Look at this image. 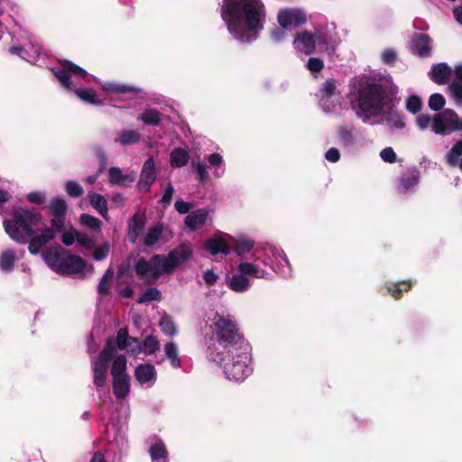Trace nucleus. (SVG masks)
<instances>
[{"label":"nucleus","mask_w":462,"mask_h":462,"mask_svg":"<svg viewBox=\"0 0 462 462\" xmlns=\"http://www.w3.org/2000/svg\"><path fill=\"white\" fill-rule=\"evenodd\" d=\"M66 192L73 198H78L83 194L82 187L76 181L69 180L65 184Z\"/></svg>","instance_id":"864d4df0"},{"label":"nucleus","mask_w":462,"mask_h":462,"mask_svg":"<svg viewBox=\"0 0 462 462\" xmlns=\"http://www.w3.org/2000/svg\"><path fill=\"white\" fill-rule=\"evenodd\" d=\"M391 102L390 88L381 83L372 82L358 89L356 99L351 101V106L364 122H367L379 115Z\"/></svg>","instance_id":"39448f33"},{"label":"nucleus","mask_w":462,"mask_h":462,"mask_svg":"<svg viewBox=\"0 0 462 462\" xmlns=\"http://www.w3.org/2000/svg\"><path fill=\"white\" fill-rule=\"evenodd\" d=\"M227 286L236 292H244L249 287V280L246 276L241 273L234 274L232 277L226 279Z\"/></svg>","instance_id":"5701e85b"},{"label":"nucleus","mask_w":462,"mask_h":462,"mask_svg":"<svg viewBox=\"0 0 462 462\" xmlns=\"http://www.w3.org/2000/svg\"><path fill=\"white\" fill-rule=\"evenodd\" d=\"M237 270H238L239 273H241L244 276L252 275V276L259 277V275H258L259 269L254 264H253L251 263H241L238 265Z\"/></svg>","instance_id":"3c124183"},{"label":"nucleus","mask_w":462,"mask_h":462,"mask_svg":"<svg viewBox=\"0 0 462 462\" xmlns=\"http://www.w3.org/2000/svg\"><path fill=\"white\" fill-rule=\"evenodd\" d=\"M87 268L86 262L79 256L69 254L63 259L58 273L79 274Z\"/></svg>","instance_id":"ddd939ff"},{"label":"nucleus","mask_w":462,"mask_h":462,"mask_svg":"<svg viewBox=\"0 0 462 462\" xmlns=\"http://www.w3.org/2000/svg\"><path fill=\"white\" fill-rule=\"evenodd\" d=\"M159 326H160L162 331L166 336L172 337L177 334V328H176L175 323L173 322L171 318L169 316H163L159 322Z\"/></svg>","instance_id":"79ce46f5"},{"label":"nucleus","mask_w":462,"mask_h":462,"mask_svg":"<svg viewBox=\"0 0 462 462\" xmlns=\"http://www.w3.org/2000/svg\"><path fill=\"white\" fill-rule=\"evenodd\" d=\"M164 353L173 368H180L181 366L182 362L176 343L173 341L167 342L164 345Z\"/></svg>","instance_id":"b1692460"},{"label":"nucleus","mask_w":462,"mask_h":462,"mask_svg":"<svg viewBox=\"0 0 462 462\" xmlns=\"http://www.w3.org/2000/svg\"><path fill=\"white\" fill-rule=\"evenodd\" d=\"M189 160L188 152L182 148H175L171 152L170 162L171 166L180 168L185 166Z\"/></svg>","instance_id":"c756f323"},{"label":"nucleus","mask_w":462,"mask_h":462,"mask_svg":"<svg viewBox=\"0 0 462 462\" xmlns=\"http://www.w3.org/2000/svg\"><path fill=\"white\" fill-rule=\"evenodd\" d=\"M161 346L160 341L154 336L149 335L144 337L142 342V353L145 356H151L159 351Z\"/></svg>","instance_id":"2f4dec72"},{"label":"nucleus","mask_w":462,"mask_h":462,"mask_svg":"<svg viewBox=\"0 0 462 462\" xmlns=\"http://www.w3.org/2000/svg\"><path fill=\"white\" fill-rule=\"evenodd\" d=\"M337 134L340 139V143L344 146L348 147L354 144V135L352 129L348 128L346 125H343L340 126Z\"/></svg>","instance_id":"c03bdc74"},{"label":"nucleus","mask_w":462,"mask_h":462,"mask_svg":"<svg viewBox=\"0 0 462 462\" xmlns=\"http://www.w3.org/2000/svg\"><path fill=\"white\" fill-rule=\"evenodd\" d=\"M221 17L235 39L252 42L263 29L266 9L262 0H223Z\"/></svg>","instance_id":"f03ea898"},{"label":"nucleus","mask_w":462,"mask_h":462,"mask_svg":"<svg viewBox=\"0 0 462 462\" xmlns=\"http://www.w3.org/2000/svg\"><path fill=\"white\" fill-rule=\"evenodd\" d=\"M412 287L411 281H401L392 285H387L386 290L390 295L395 300H399L402 296V292L409 291Z\"/></svg>","instance_id":"cd10ccee"},{"label":"nucleus","mask_w":462,"mask_h":462,"mask_svg":"<svg viewBox=\"0 0 462 462\" xmlns=\"http://www.w3.org/2000/svg\"><path fill=\"white\" fill-rule=\"evenodd\" d=\"M277 20L278 23L282 29L288 28L291 24H292L291 10H281L278 14Z\"/></svg>","instance_id":"8fccbe9b"},{"label":"nucleus","mask_w":462,"mask_h":462,"mask_svg":"<svg viewBox=\"0 0 462 462\" xmlns=\"http://www.w3.org/2000/svg\"><path fill=\"white\" fill-rule=\"evenodd\" d=\"M27 199L33 204H42L46 200L45 194L41 191H33L27 194Z\"/></svg>","instance_id":"e2e57ef3"},{"label":"nucleus","mask_w":462,"mask_h":462,"mask_svg":"<svg viewBox=\"0 0 462 462\" xmlns=\"http://www.w3.org/2000/svg\"><path fill=\"white\" fill-rule=\"evenodd\" d=\"M31 48L33 51V55H25L27 54L28 51L22 47H12L10 48V52L12 54L18 55L28 61H34L35 59L40 55L41 48L33 44H31Z\"/></svg>","instance_id":"e433bc0d"},{"label":"nucleus","mask_w":462,"mask_h":462,"mask_svg":"<svg viewBox=\"0 0 462 462\" xmlns=\"http://www.w3.org/2000/svg\"><path fill=\"white\" fill-rule=\"evenodd\" d=\"M418 181L419 178L414 171L402 172L400 177V183L405 189H409L415 186Z\"/></svg>","instance_id":"37998d69"},{"label":"nucleus","mask_w":462,"mask_h":462,"mask_svg":"<svg viewBox=\"0 0 462 462\" xmlns=\"http://www.w3.org/2000/svg\"><path fill=\"white\" fill-rule=\"evenodd\" d=\"M293 44L296 50L307 55L314 53L316 50L315 36L307 31L297 32Z\"/></svg>","instance_id":"f8f14e48"},{"label":"nucleus","mask_w":462,"mask_h":462,"mask_svg":"<svg viewBox=\"0 0 462 462\" xmlns=\"http://www.w3.org/2000/svg\"><path fill=\"white\" fill-rule=\"evenodd\" d=\"M335 91H336L335 80L333 79H327L323 83V87H322L323 97H325L327 98L331 97L335 94Z\"/></svg>","instance_id":"bf43d9fd"},{"label":"nucleus","mask_w":462,"mask_h":462,"mask_svg":"<svg viewBox=\"0 0 462 462\" xmlns=\"http://www.w3.org/2000/svg\"><path fill=\"white\" fill-rule=\"evenodd\" d=\"M134 378L143 388L148 389L154 385L157 371L152 364H140L134 369Z\"/></svg>","instance_id":"1a4fd4ad"},{"label":"nucleus","mask_w":462,"mask_h":462,"mask_svg":"<svg viewBox=\"0 0 462 462\" xmlns=\"http://www.w3.org/2000/svg\"><path fill=\"white\" fill-rule=\"evenodd\" d=\"M234 244V252L242 256L243 254L249 253L254 245V242L249 239H236L233 242Z\"/></svg>","instance_id":"4c0bfd02"},{"label":"nucleus","mask_w":462,"mask_h":462,"mask_svg":"<svg viewBox=\"0 0 462 462\" xmlns=\"http://www.w3.org/2000/svg\"><path fill=\"white\" fill-rule=\"evenodd\" d=\"M60 84L68 90L74 91L82 83H89L92 76L78 65L69 60H63L59 67L52 69Z\"/></svg>","instance_id":"0eeeda50"},{"label":"nucleus","mask_w":462,"mask_h":462,"mask_svg":"<svg viewBox=\"0 0 462 462\" xmlns=\"http://www.w3.org/2000/svg\"><path fill=\"white\" fill-rule=\"evenodd\" d=\"M62 248L60 245L50 246L48 247L42 254V259L45 263L52 269L54 272L58 273L61 263H63V259L65 257L62 256Z\"/></svg>","instance_id":"2eb2a0df"},{"label":"nucleus","mask_w":462,"mask_h":462,"mask_svg":"<svg viewBox=\"0 0 462 462\" xmlns=\"http://www.w3.org/2000/svg\"><path fill=\"white\" fill-rule=\"evenodd\" d=\"M421 98L417 95H411L406 100L405 107L411 114L419 113L421 109Z\"/></svg>","instance_id":"a18cd8bd"},{"label":"nucleus","mask_w":462,"mask_h":462,"mask_svg":"<svg viewBox=\"0 0 462 462\" xmlns=\"http://www.w3.org/2000/svg\"><path fill=\"white\" fill-rule=\"evenodd\" d=\"M248 355L243 352L236 356L228 357L227 361L223 365V372L228 380L243 381L251 374V368L247 362Z\"/></svg>","instance_id":"6e6552de"},{"label":"nucleus","mask_w":462,"mask_h":462,"mask_svg":"<svg viewBox=\"0 0 462 462\" xmlns=\"http://www.w3.org/2000/svg\"><path fill=\"white\" fill-rule=\"evenodd\" d=\"M217 279V274H216L212 270H207L204 273V282L209 286L214 285Z\"/></svg>","instance_id":"774afa93"},{"label":"nucleus","mask_w":462,"mask_h":462,"mask_svg":"<svg viewBox=\"0 0 462 462\" xmlns=\"http://www.w3.org/2000/svg\"><path fill=\"white\" fill-rule=\"evenodd\" d=\"M380 156L385 162L393 163L396 161V153L391 147L383 149Z\"/></svg>","instance_id":"0e129e2a"},{"label":"nucleus","mask_w":462,"mask_h":462,"mask_svg":"<svg viewBox=\"0 0 462 462\" xmlns=\"http://www.w3.org/2000/svg\"><path fill=\"white\" fill-rule=\"evenodd\" d=\"M110 252L109 244L106 243L98 247H97L93 253V257L97 261H102L107 257Z\"/></svg>","instance_id":"4d7b16f0"},{"label":"nucleus","mask_w":462,"mask_h":462,"mask_svg":"<svg viewBox=\"0 0 462 462\" xmlns=\"http://www.w3.org/2000/svg\"><path fill=\"white\" fill-rule=\"evenodd\" d=\"M49 212L51 216L50 225L43 217L25 208L15 210L12 218L4 221V228L8 236L18 244L28 243V251L36 255L51 241L56 238L64 228L67 203L62 198L51 200Z\"/></svg>","instance_id":"f257e3e1"},{"label":"nucleus","mask_w":462,"mask_h":462,"mask_svg":"<svg viewBox=\"0 0 462 462\" xmlns=\"http://www.w3.org/2000/svg\"><path fill=\"white\" fill-rule=\"evenodd\" d=\"M432 131L437 134L446 135L450 134L448 132V126L446 124L443 111L441 113L435 114L432 117Z\"/></svg>","instance_id":"72a5a7b5"},{"label":"nucleus","mask_w":462,"mask_h":462,"mask_svg":"<svg viewBox=\"0 0 462 462\" xmlns=\"http://www.w3.org/2000/svg\"><path fill=\"white\" fill-rule=\"evenodd\" d=\"M162 229L163 227L160 224H157L153 227L150 228L143 239V245L146 246L154 245L158 242L162 235Z\"/></svg>","instance_id":"58836bf2"},{"label":"nucleus","mask_w":462,"mask_h":462,"mask_svg":"<svg viewBox=\"0 0 462 462\" xmlns=\"http://www.w3.org/2000/svg\"><path fill=\"white\" fill-rule=\"evenodd\" d=\"M431 119L432 118H431V116L430 115L420 114L416 118V125L420 129L425 130V129H427L429 127Z\"/></svg>","instance_id":"69168bd1"},{"label":"nucleus","mask_w":462,"mask_h":462,"mask_svg":"<svg viewBox=\"0 0 462 462\" xmlns=\"http://www.w3.org/2000/svg\"><path fill=\"white\" fill-rule=\"evenodd\" d=\"M325 158L331 162H337L340 159V153L337 148H330L327 151Z\"/></svg>","instance_id":"338daca9"},{"label":"nucleus","mask_w":462,"mask_h":462,"mask_svg":"<svg viewBox=\"0 0 462 462\" xmlns=\"http://www.w3.org/2000/svg\"><path fill=\"white\" fill-rule=\"evenodd\" d=\"M145 225L144 217L139 214H135L129 221L128 238L131 242L135 243L141 236Z\"/></svg>","instance_id":"a211bd4d"},{"label":"nucleus","mask_w":462,"mask_h":462,"mask_svg":"<svg viewBox=\"0 0 462 462\" xmlns=\"http://www.w3.org/2000/svg\"><path fill=\"white\" fill-rule=\"evenodd\" d=\"M79 222L84 226L88 227L91 231L98 232L101 229L102 223L101 221L88 214H82L79 217Z\"/></svg>","instance_id":"ea45409f"},{"label":"nucleus","mask_w":462,"mask_h":462,"mask_svg":"<svg viewBox=\"0 0 462 462\" xmlns=\"http://www.w3.org/2000/svg\"><path fill=\"white\" fill-rule=\"evenodd\" d=\"M445 97L439 93L432 94L429 98V107L433 111H439L445 106Z\"/></svg>","instance_id":"09e8293b"},{"label":"nucleus","mask_w":462,"mask_h":462,"mask_svg":"<svg viewBox=\"0 0 462 462\" xmlns=\"http://www.w3.org/2000/svg\"><path fill=\"white\" fill-rule=\"evenodd\" d=\"M77 243L79 246H82L86 249H93L95 247V240L90 237L88 235L83 232L78 233Z\"/></svg>","instance_id":"5fc2aeb1"},{"label":"nucleus","mask_w":462,"mask_h":462,"mask_svg":"<svg viewBox=\"0 0 462 462\" xmlns=\"http://www.w3.org/2000/svg\"><path fill=\"white\" fill-rule=\"evenodd\" d=\"M76 96L81 99L82 101L92 104V105H101L102 101L97 98V93L91 89L87 88H78L73 91Z\"/></svg>","instance_id":"7c9ffc66"},{"label":"nucleus","mask_w":462,"mask_h":462,"mask_svg":"<svg viewBox=\"0 0 462 462\" xmlns=\"http://www.w3.org/2000/svg\"><path fill=\"white\" fill-rule=\"evenodd\" d=\"M228 357L229 355H225L223 351H219L216 344L208 346V359L219 364L221 367H223L224 363L227 361Z\"/></svg>","instance_id":"f704fd0d"},{"label":"nucleus","mask_w":462,"mask_h":462,"mask_svg":"<svg viewBox=\"0 0 462 462\" xmlns=\"http://www.w3.org/2000/svg\"><path fill=\"white\" fill-rule=\"evenodd\" d=\"M149 453L152 462H169L168 451L164 443L161 440H157L151 446Z\"/></svg>","instance_id":"4be33fe9"},{"label":"nucleus","mask_w":462,"mask_h":462,"mask_svg":"<svg viewBox=\"0 0 462 462\" xmlns=\"http://www.w3.org/2000/svg\"><path fill=\"white\" fill-rule=\"evenodd\" d=\"M191 247L183 245L171 251L168 256L154 255L149 260L141 258L134 270L136 275L147 283L154 282L161 275L171 273L191 256Z\"/></svg>","instance_id":"20e7f679"},{"label":"nucleus","mask_w":462,"mask_h":462,"mask_svg":"<svg viewBox=\"0 0 462 462\" xmlns=\"http://www.w3.org/2000/svg\"><path fill=\"white\" fill-rule=\"evenodd\" d=\"M90 205L105 218H108L107 201L104 196L98 193H89Z\"/></svg>","instance_id":"393cba45"},{"label":"nucleus","mask_w":462,"mask_h":462,"mask_svg":"<svg viewBox=\"0 0 462 462\" xmlns=\"http://www.w3.org/2000/svg\"><path fill=\"white\" fill-rule=\"evenodd\" d=\"M462 155V140L457 141L447 154V162L451 167L458 165V158Z\"/></svg>","instance_id":"c9c22d12"},{"label":"nucleus","mask_w":462,"mask_h":462,"mask_svg":"<svg viewBox=\"0 0 462 462\" xmlns=\"http://www.w3.org/2000/svg\"><path fill=\"white\" fill-rule=\"evenodd\" d=\"M140 140L141 134L137 131L132 129L121 130L116 134L115 138V142L123 146L136 144Z\"/></svg>","instance_id":"aec40b11"},{"label":"nucleus","mask_w":462,"mask_h":462,"mask_svg":"<svg viewBox=\"0 0 462 462\" xmlns=\"http://www.w3.org/2000/svg\"><path fill=\"white\" fill-rule=\"evenodd\" d=\"M156 169L154 159L152 156H150L143 163V169L141 171V176L139 180L138 186L142 190H148L150 186L156 180Z\"/></svg>","instance_id":"4468645a"},{"label":"nucleus","mask_w":462,"mask_h":462,"mask_svg":"<svg viewBox=\"0 0 462 462\" xmlns=\"http://www.w3.org/2000/svg\"><path fill=\"white\" fill-rule=\"evenodd\" d=\"M202 222V214L199 211L189 214L185 219V224L190 229H195Z\"/></svg>","instance_id":"6e6d98bb"},{"label":"nucleus","mask_w":462,"mask_h":462,"mask_svg":"<svg viewBox=\"0 0 462 462\" xmlns=\"http://www.w3.org/2000/svg\"><path fill=\"white\" fill-rule=\"evenodd\" d=\"M144 125L157 126L163 119V116L156 109L146 108L138 117Z\"/></svg>","instance_id":"412c9836"},{"label":"nucleus","mask_w":462,"mask_h":462,"mask_svg":"<svg viewBox=\"0 0 462 462\" xmlns=\"http://www.w3.org/2000/svg\"><path fill=\"white\" fill-rule=\"evenodd\" d=\"M114 352L112 341L109 340L99 355L91 360L93 383L97 390L106 385L111 363L113 393L117 399H124L129 394L131 388V378L126 371L127 361L124 355L114 356Z\"/></svg>","instance_id":"7ed1b4c3"},{"label":"nucleus","mask_w":462,"mask_h":462,"mask_svg":"<svg viewBox=\"0 0 462 462\" xmlns=\"http://www.w3.org/2000/svg\"><path fill=\"white\" fill-rule=\"evenodd\" d=\"M448 91L457 106H462V84L458 82H452L448 86Z\"/></svg>","instance_id":"49530a36"},{"label":"nucleus","mask_w":462,"mask_h":462,"mask_svg":"<svg viewBox=\"0 0 462 462\" xmlns=\"http://www.w3.org/2000/svg\"><path fill=\"white\" fill-rule=\"evenodd\" d=\"M16 259V254L14 250H4L0 254V270L5 273H11L14 270Z\"/></svg>","instance_id":"bb28decb"},{"label":"nucleus","mask_w":462,"mask_h":462,"mask_svg":"<svg viewBox=\"0 0 462 462\" xmlns=\"http://www.w3.org/2000/svg\"><path fill=\"white\" fill-rule=\"evenodd\" d=\"M61 231H62L61 241L64 244V245L70 246L75 242H77V236H78L79 230L70 226L69 228H68L64 231L62 229Z\"/></svg>","instance_id":"de8ad7c7"},{"label":"nucleus","mask_w":462,"mask_h":462,"mask_svg":"<svg viewBox=\"0 0 462 462\" xmlns=\"http://www.w3.org/2000/svg\"><path fill=\"white\" fill-rule=\"evenodd\" d=\"M382 60L385 64H393L397 60V54L396 52L392 49H385L382 55H381Z\"/></svg>","instance_id":"052dcab7"},{"label":"nucleus","mask_w":462,"mask_h":462,"mask_svg":"<svg viewBox=\"0 0 462 462\" xmlns=\"http://www.w3.org/2000/svg\"><path fill=\"white\" fill-rule=\"evenodd\" d=\"M386 123L393 128L402 129L405 127V116L402 112L390 108L385 114Z\"/></svg>","instance_id":"a878e982"},{"label":"nucleus","mask_w":462,"mask_h":462,"mask_svg":"<svg viewBox=\"0 0 462 462\" xmlns=\"http://www.w3.org/2000/svg\"><path fill=\"white\" fill-rule=\"evenodd\" d=\"M452 69L447 63H439L431 68L430 79L437 84L444 85L449 80Z\"/></svg>","instance_id":"f3484780"},{"label":"nucleus","mask_w":462,"mask_h":462,"mask_svg":"<svg viewBox=\"0 0 462 462\" xmlns=\"http://www.w3.org/2000/svg\"><path fill=\"white\" fill-rule=\"evenodd\" d=\"M292 24L295 26L301 25L307 22L306 14L300 10H291Z\"/></svg>","instance_id":"680f3d73"},{"label":"nucleus","mask_w":462,"mask_h":462,"mask_svg":"<svg viewBox=\"0 0 462 462\" xmlns=\"http://www.w3.org/2000/svg\"><path fill=\"white\" fill-rule=\"evenodd\" d=\"M109 182L113 185L126 186L132 183L135 175L134 173L123 174L119 168L112 167L108 171Z\"/></svg>","instance_id":"6ab92c4d"},{"label":"nucleus","mask_w":462,"mask_h":462,"mask_svg":"<svg viewBox=\"0 0 462 462\" xmlns=\"http://www.w3.org/2000/svg\"><path fill=\"white\" fill-rule=\"evenodd\" d=\"M114 276V270L112 268H108L101 278L97 290L99 294L106 295L109 291L110 282L112 281Z\"/></svg>","instance_id":"a19ab883"},{"label":"nucleus","mask_w":462,"mask_h":462,"mask_svg":"<svg viewBox=\"0 0 462 462\" xmlns=\"http://www.w3.org/2000/svg\"><path fill=\"white\" fill-rule=\"evenodd\" d=\"M102 88L112 94H126V93H135L137 89L133 86L123 85L114 82H105L101 85Z\"/></svg>","instance_id":"c85d7f7f"},{"label":"nucleus","mask_w":462,"mask_h":462,"mask_svg":"<svg viewBox=\"0 0 462 462\" xmlns=\"http://www.w3.org/2000/svg\"><path fill=\"white\" fill-rule=\"evenodd\" d=\"M161 299V292L155 288L148 289L137 300L138 303H145Z\"/></svg>","instance_id":"603ef678"},{"label":"nucleus","mask_w":462,"mask_h":462,"mask_svg":"<svg viewBox=\"0 0 462 462\" xmlns=\"http://www.w3.org/2000/svg\"><path fill=\"white\" fill-rule=\"evenodd\" d=\"M212 327L219 344L225 346L239 345V348H243L244 345H247L236 321L230 316L224 317L216 314L212 319Z\"/></svg>","instance_id":"423d86ee"},{"label":"nucleus","mask_w":462,"mask_h":462,"mask_svg":"<svg viewBox=\"0 0 462 462\" xmlns=\"http://www.w3.org/2000/svg\"><path fill=\"white\" fill-rule=\"evenodd\" d=\"M204 250L208 251L211 255L217 256L219 254L227 255L231 249L226 239L216 236L208 238L204 242Z\"/></svg>","instance_id":"dca6fc26"},{"label":"nucleus","mask_w":462,"mask_h":462,"mask_svg":"<svg viewBox=\"0 0 462 462\" xmlns=\"http://www.w3.org/2000/svg\"><path fill=\"white\" fill-rule=\"evenodd\" d=\"M444 117L446 120V124L448 126V132H456L458 131V126L461 124L462 118L459 117L457 112L453 109L447 108L443 110Z\"/></svg>","instance_id":"473e14b6"},{"label":"nucleus","mask_w":462,"mask_h":462,"mask_svg":"<svg viewBox=\"0 0 462 462\" xmlns=\"http://www.w3.org/2000/svg\"><path fill=\"white\" fill-rule=\"evenodd\" d=\"M307 68L311 72H320L324 68V62L319 58H310L307 62Z\"/></svg>","instance_id":"13d9d810"},{"label":"nucleus","mask_w":462,"mask_h":462,"mask_svg":"<svg viewBox=\"0 0 462 462\" xmlns=\"http://www.w3.org/2000/svg\"><path fill=\"white\" fill-rule=\"evenodd\" d=\"M431 39L429 34L415 33L411 42V52L420 58H425L431 53Z\"/></svg>","instance_id":"9b49d317"},{"label":"nucleus","mask_w":462,"mask_h":462,"mask_svg":"<svg viewBox=\"0 0 462 462\" xmlns=\"http://www.w3.org/2000/svg\"><path fill=\"white\" fill-rule=\"evenodd\" d=\"M116 346L120 350H125L131 356H138L142 353V342L128 335L125 328H121L117 332Z\"/></svg>","instance_id":"9d476101"}]
</instances>
